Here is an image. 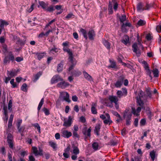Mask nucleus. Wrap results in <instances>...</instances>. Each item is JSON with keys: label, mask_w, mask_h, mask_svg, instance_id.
Instances as JSON below:
<instances>
[{"label": "nucleus", "mask_w": 161, "mask_h": 161, "mask_svg": "<svg viewBox=\"0 0 161 161\" xmlns=\"http://www.w3.org/2000/svg\"><path fill=\"white\" fill-rule=\"evenodd\" d=\"M115 0H112V1L113 2H114V9L115 11H116L118 8V5L117 3L114 2Z\"/></svg>", "instance_id": "8fccbe9b"}, {"label": "nucleus", "mask_w": 161, "mask_h": 161, "mask_svg": "<svg viewBox=\"0 0 161 161\" xmlns=\"http://www.w3.org/2000/svg\"><path fill=\"white\" fill-rule=\"evenodd\" d=\"M92 147L95 150H97L98 147V144L97 142H94L92 144Z\"/></svg>", "instance_id": "a19ab883"}, {"label": "nucleus", "mask_w": 161, "mask_h": 161, "mask_svg": "<svg viewBox=\"0 0 161 161\" xmlns=\"http://www.w3.org/2000/svg\"><path fill=\"white\" fill-rule=\"evenodd\" d=\"M146 74L148 75L149 76H150V77L151 78V79H152V76L151 75V72L150 71V70L149 69H147V70H146Z\"/></svg>", "instance_id": "e2e57ef3"}, {"label": "nucleus", "mask_w": 161, "mask_h": 161, "mask_svg": "<svg viewBox=\"0 0 161 161\" xmlns=\"http://www.w3.org/2000/svg\"><path fill=\"white\" fill-rule=\"evenodd\" d=\"M145 92L147 94H146L142 91L140 90L138 95L136 97L137 103L144 109L145 108L143 107L144 104L148 101L149 98L150 99L152 97V93L149 87L146 88Z\"/></svg>", "instance_id": "f257e3e1"}, {"label": "nucleus", "mask_w": 161, "mask_h": 161, "mask_svg": "<svg viewBox=\"0 0 161 161\" xmlns=\"http://www.w3.org/2000/svg\"><path fill=\"white\" fill-rule=\"evenodd\" d=\"M42 110L44 112L45 114L46 115H48L50 114V113L49 110L46 108H43L42 109Z\"/></svg>", "instance_id": "09e8293b"}, {"label": "nucleus", "mask_w": 161, "mask_h": 161, "mask_svg": "<svg viewBox=\"0 0 161 161\" xmlns=\"http://www.w3.org/2000/svg\"><path fill=\"white\" fill-rule=\"evenodd\" d=\"M7 141L9 147L12 149L13 147V141L9 140V141Z\"/></svg>", "instance_id": "37998d69"}, {"label": "nucleus", "mask_w": 161, "mask_h": 161, "mask_svg": "<svg viewBox=\"0 0 161 161\" xmlns=\"http://www.w3.org/2000/svg\"><path fill=\"white\" fill-rule=\"evenodd\" d=\"M72 123V118L71 116L68 117V119H64L63 125L64 126L68 127L71 126Z\"/></svg>", "instance_id": "20e7f679"}, {"label": "nucleus", "mask_w": 161, "mask_h": 161, "mask_svg": "<svg viewBox=\"0 0 161 161\" xmlns=\"http://www.w3.org/2000/svg\"><path fill=\"white\" fill-rule=\"evenodd\" d=\"M14 79H12L10 81V83L12 85L13 87L14 88L16 86V84L15 83H14Z\"/></svg>", "instance_id": "6e6d98bb"}, {"label": "nucleus", "mask_w": 161, "mask_h": 161, "mask_svg": "<svg viewBox=\"0 0 161 161\" xmlns=\"http://www.w3.org/2000/svg\"><path fill=\"white\" fill-rule=\"evenodd\" d=\"M101 125L99 124H97L95 127L94 129V132L97 135H99V132L100 131Z\"/></svg>", "instance_id": "6ab92c4d"}, {"label": "nucleus", "mask_w": 161, "mask_h": 161, "mask_svg": "<svg viewBox=\"0 0 161 161\" xmlns=\"http://www.w3.org/2000/svg\"><path fill=\"white\" fill-rule=\"evenodd\" d=\"M63 79L58 75H56L54 76L51 80V83L52 84H54L59 81H62Z\"/></svg>", "instance_id": "39448f33"}, {"label": "nucleus", "mask_w": 161, "mask_h": 161, "mask_svg": "<svg viewBox=\"0 0 161 161\" xmlns=\"http://www.w3.org/2000/svg\"><path fill=\"white\" fill-rule=\"evenodd\" d=\"M112 7L113 6L112 4L110 2H109L108 8V11L109 14H113V11Z\"/></svg>", "instance_id": "2f4dec72"}, {"label": "nucleus", "mask_w": 161, "mask_h": 161, "mask_svg": "<svg viewBox=\"0 0 161 161\" xmlns=\"http://www.w3.org/2000/svg\"><path fill=\"white\" fill-rule=\"evenodd\" d=\"M103 44L104 45L107 47L108 49L110 48V43L107 41L105 40H104L103 41Z\"/></svg>", "instance_id": "c756f323"}, {"label": "nucleus", "mask_w": 161, "mask_h": 161, "mask_svg": "<svg viewBox=\"0 0 161 161\" xmlns=\"http://www.w3.org/2000/svg\"><path fill=\"white\" fill-rule=\"evenodd\" d=\"M120 21L123 23L126 20V16L125 15H122L119 18Z\"/></svg>", "instance_id": "c03bdc74"}, {"label": "nucleus", "mask_w": 161, "mask_h": 161, "mask_svg": "<svg viewBox=\"0 0 161 161\" xmlns=\"http://www.w3.org/2000/svg\"><path fill=\"white\" fill-rule=\"evenodd\" d=\"M80 31L83 34L84 37L86 39H87V36L86 34V31L85 29L81 28L80 29Z\"/></svg>", "instance_id": "473e14b6"}, {"label": "nucleus", "mask_w": 161, "mask_h": 161, "mask_svg": "<svg viewBox=\"0 0 161 161\" xmlns=\"http://www.w3.org/2000/svg\"><path fill=\"white\" fill-rule=\"evenodd\" d=\"M63 65L62 63H61L58 64L57 70L58 72H61L63 69Z\"/></svg>", "instance_id": "7c9ffc66"}, {"label": "nucleus", "mask_w": 161, "mask_h": 161, "mask_svg": "<svg viewBox=\"0 0 161 161\" xmlns=\"http://www.w3.org/2000/svg\"><path fill=\"white\" fill-rule=\"evenodd\" d=\"M117 95L118 96V98H120L122 96H124L121 91H118L117 92Z\"/></svg>", "instance_id": "a18cd8bd"}, {"label": "nucleus", "mask_w": 161, "mask_h": 161, "mask_svg": "<svg viewBox=\"0 0 161 161\" xmlns=\"http://www.w3.org/2000/svg\"><path fill=\"white\" fill-rule=\"evenodd\" d=\"M29 161H35V159L34 157L32 155L29 156Z\"/></svg>", "instance_id": "774afa93"}, {"label": "nucleus", "mask_w": 161, "mask_h": 161, "mask_svg": "<svg viewBox=\"0 0 161 161\" xmlns=\"http://www.w3.org/2000/svg\"><path fill=\"white\" fill-rule=\"evenodd\" d=\"M62 136L64 138H69L72 135V133L67 130H64L62 132Z\"/></svg>", "instance_id": "1a4fd4ad"}, {"label": "nucleus", "mask_w": 161, "mask_h": 161, "mask_svg": "<svg viewBox=\"0 0 161 161\" xmlns=\"http://www.w3.org/2000/svg\"><path fill=\"white\" fill-rule=\"evenodd\" d=\"M88 36L90 40H94V37L95 36V34L94 31L93 30H89L88 33Z\"/></svg>", "instance_id": "4468645a"}, {"label": "nucleus", "mask_w": 161, "mask_h": 161, "mask_svg": "<svg viewBox=\"0 0 161 161\" xmlns=\"http://www.w3.org/2000/svg\"><path fill=\"white\" fill-rule=\"evenodd\" d=\"M72 149L70 150V152L73 153L74 154H78L80 153V151L78 147L75 145L72 146Z\"/></svg>", "instance_id": "ddd939ff"}, {"label": "nucleus", "mask_w": 161, "mask_h": 161, "mask_svg": "<svg viewBox=\"0 0 161 161\" xmlns=\"http://www.w3.org/2000/svg\"><path fill=\"white\" fill-rule=\"evenodd\" d=\"M12 102L11 100H10L9 101L8 104V108L9 110H10V112H11L12 110Z\"/></svg>", "instance_id": "58836bf2"}, {"label": "nucleus", "mask_w": 161, "mask_h": 161, "mask_svg": "<svg viewBox=\"0 0 161 161\" xmlns=\"http://www.w3.org/2000/svg\"><path fill=\"white\" fill-rule=\"evenodd\" d=\"M153 5L152 4H149L147 3L145 6L146 8H145V10H149L151 7H152Z\"/></svg>", "instance_id": "3c124183"}, {"label": "nucleus", "mask_w": 161, "mask_h": 161, "mask_svg": "<svg viewBox=\"0 0 161 161\" xmlns=\"http://www.w3.org/2000/svg\"><path fill=\"white\" fill-rule=\"evenodd\" d=\"M112 113L114 115L118 117L119 118H120V116L117 112L114 111H113Z\"/></svg>", "instance_id": "69168bd1"}, {"label": "nucleus", "mask_w": 161, "mask_h": 161, "mask_svg": "<svg viewBox=\"0 0 161 161\" xmlns=\"http://www.w3.org/2000/svg\"><path fill=\"white\" fill-rule=\"evenodd\" d=\"M81 74V72L78 70H75L71 72V74L75 76H78Z\"/></svg>", "instance_id": "393cba45"}, {"label": "nucleus", "mask_w": 161, "mask_h": 161, "mask_svg": "<svg viewBox=\"0 0 161 161\" xmlns=\"http://www.w3.org/2000/svg\"><path fill=\"white\" fill-rule=\"evenodd\" d=\"M13 140V137L12 135L10 133L8 134L7 136V141L9 140Z\"/></svg>", "instance_id": "864d4df0"}, {"label": "nucleus", "mask_w": 161, "mask_h": 161, "mask_svg": "<svg viewBox=\"0 0 161 161\" xmlns=\"http://www.w3.org/2000/svg\"><path fill=\"white\" fill-rule=\"evenodd\" d=\"M3 109L4 110V114L5 115V119H4V120L6 121V122H7L8 118V113L7 111V107L5 106H4Z\"/></svg>", "instance_id": "aec40b11"}, {"label": "nucleus", "mask_w": 161, "mask_h": 161, "mask_svg": "<svg viewBox=\"0 0 161 161\" xmlns=\"http://www.w3.org/2000/svg\"><path fill=\"white\" fill-rule=\"evenodd\" d=\"M137 8V10L139 11H142L145 10V8H144L142 4L141 3H138Z\"/></svg>", "instance_id": "5701e85b"}, {"label": "nucleus", "mask_w": 161, "mask_h": 161, "mask_svg": "<svg viewBox=\"0 0 161 161\" xmlns=\"http://www.w3.org/2000/svg\"><path fill=\"white\" fill-rule=\"evenodd\" d=\"M126 26H128L130 27L131 26V24L130 23H126L125 24L123 23L121 25V29L123 30L124 28Z\"/></svg>", "instance_id": "e433bc0d"}, {"label": "nucleus", "mask_w": 161, "mask_h": 161, "mask_svg": "<svg viewBox=\"0 0 161 161\" xmlns=\"http://www.w3.org/2000/svg\"><path fill=\"white\" fill-rule=\"evenodd\" d=\"M49 145L53 149H55L57 148V145L55 142L52 141L49 142Z\"/></svg>", "instance_id": "c85d7f7f"}, {"label": "nucleus", "mask_w": 161, "mask_h": 161, "mask_svg": "<svg viewBox=\"0 0 161 161\" xmlns=\"http://www.w3.org/2000/svg\"><path fill=\"white\" fill-rule=\"evenodd\" d=\"M44 102V98H42V99L41 100L40 102L39 103V104L38 105L37 109L38 110V111H39L42 107L43 103Z\"/></svg>", "instance_id": "c9c22d12"}, {"label": "nucleus", "mask_w": 161, "mask_h": 161, "mask_svg": "<svg viewBox=\"0 0 161 161\" xmlns=\"http://www.w3.org/2000/svg\"><path fill=\"white\" fill-rule=\"evenodd\" d=\"M46 10L49 12H52L54 10V9L53 7H50L48 8H46Z\"/></svg>", "instance_id": "680f3d73"}, {"label": "nucleus", "mask_w": 161, "mask_h": 161, "mask_svg": "<svg viewBox=\"0 0 161 161\" xmlns=\"http://www.w3.org/2000/svg\"><path fill=\"white\" fill-rule=\"evenodd\" d=\"M124 77L123 76H120L117 82L114 84L115 87L117 88H120L122 85Z\"/></svg>", "instance_id": "0eeeda50"}, {"label": "nucleus", "mask_w": 161, "mask_h": 161, "mask_svg": "<svg viewBox=\"0 0 161 161\" xmlns=\"http://www.w3.org/2000/svg\"><path fill=\"white\" fill-rule=\"evenodd\" d=\"M23 58L22 57H17L16 58L15 60L17 62H20L23 61Z\"/></svg>", "instance_id": "338daca9"}, {"label": "nucleus", "mask_w": 161, "mask_h": 161, "mask_svg": "<svg viewBox=\"0 0 161 161\" xmlns=\"http://www.w3.org/2000/svg\"><path fill=\"white\" fill-rule=\"evenodd\" d=\"M63 50L64 51L67 52L68 53L71 52L70 49L66 47H64Z\"/></svg>", "instance_id": "0e129e2a"}, {"label": "nucleus", "mask_w": 161, "mask_h": 161, "mask_svg": "<svg viewBox=\"0 0 161 161\" xmlns=\"http://www.w3.org/2000/svg\"><path fill=\"white\" fill-rule=\"evenodd\" d=\"M150 155L153 161L155 157V152L154 150L151 151L150 153Z\"/></svg>", "instance_id": "72a5a7b5"}, {"label": "nucleus", "mask_w": 161, "mask_h": 161, "mask_svg": "<svg viewBox=\"0 0 161 161\" xmlns=\"http://www.w3.org/2000/svg\"><path fill=\"white\" fill-rule=\"evenodd\" d=\"M39 3L40 5L41 6L42 8L43 9H46V4L43 1H39Z\"/></svg>", "instance_id": "ea45409f"}, {"label": "nucleus", "mask_w": 161, "mask_h": 161, "mask_svg": "<svg viewBox=\"0 0 161 161\" xmlns=\"http://www.w3.org/2000/svg\"><path fill=\"white\" fill-rule=\"evenodd\" d=\"M10 60L8 58V57L6 56L5 57L4 60V64H6L7 63H9Z\"/></svg>", "instance_id": "bf43d9fd"}, {"label": "nucleus", "mask_w": 161, "mask_h": 161, "mask_svg": "<svg viewBox=\"0 0 161 161\" xmlns=\"http://www.w3.org/2000/svg\"><path fill=\"white\" fill-rule=\"evenodd\" d=\"M91 131V127H90V128L87 130V128L85 127L82 130V132L83 134L85 135H87L88 136H90Z\"/></svg>", "instance_id": "2eb2a0df"}, {"label": "nucleus", "mask_w": 161, "mask_h": 161, "mask_svg": "<svg viewBox=\"0 0 161 161\" xmlns=\"http://www.w3.org/2000/svg\"><path fill=\"white\" fill-rule=\"evenodd\" d=\"M108 99L111 103H116L118 102L119 100L118 97L113 96H109L108 97Z\"/></svg>", "instance_id": "f8f14e48"}, {"label": "nucleus", "mask_w": 161, "mask_h": 161, "mask_svg": "<svg viewBox=\"0 0 161 161\" xmlns=\"http://www.w3.org/2000/svg\"><path fill=\"white\" fill-rule=\"evenodd\" d=\"M35 53L38 59L39 60L42 58L46 54V53Z\"/></svg>", "instance_id": "412c9836"}, {"label": "nucleus", "mask_w": 161, "mask_h": 161, "mask_svg": "<svg viewBox=\"0 0 161 161\" xmlns=\"http://www.w3.org/2000/svg\"><path fill=\"white\" fill-rule=\"evenodd\" d=\"M146 23V22L145 21L142 19H140L137 22V25L140 26H143L145 25Z\"/></svg>", "instance_id": "f704fd0d"}, {"label": "nucleus", "mask_w": 161, "mask_h": 161, "mask_svg": "<svg viewBox=\"0 0 161 161\" xmlns=\"http://www.w3.org/2000/svg\"><path fill=\"white\" fill-rule=\"evenodd\" d=\"M123 43L125 45L129 43V37L127 36H125L124 39L122 41Z\"/></svg>", "instance_id": "4be33fe9"}, {"label": "nucleus", "mask_w": 161, "mask_h": 161, "mask_svg": "<svg viewBox=\"0 0 161 161\" xmlns=\"http://www.w3.org/2000/svg\"><path fill=\"white\" fill-rule=\"evenodd\" d=\"M132 116L131 112L129 109H126L125 111L123 117L124 118H131Z\"/></svg>", "instance_id": "9d476101"}, {"label": "nucleus", "mask_w": 161, "mask_h": 161, "mask_svg": "<svg viewBox=\"0 0 161 161\" xmlns=\"http://www.w3.org/2000/svg\"><path fill=\"white\" fill-rule=\"evenodd\" d=\"M7 56L8 57V58L10 60L13 61L14 60V57L12 53H10L8 56Z\"/></svg>", "instance_id": "13d9d810"}, {"label": "nucleus", "mask_w": 161, "mask_h": 161, "mask_svg": "<svg viewBox=\"0 0 161 161\" xmlns=\"http://www.w3.org/2000/svg\"><path fill=\"white\" fill-rule=\"evenodd\" d=\"M141 108L140 107H138L136 110L135 108H132V112L133 114L136 115H139V113L141 111Z\"/></svg>", "instance_id": "dca6fc26"}, {"label": "nucleus", "mask_w": 161, "mask_h": 161, "mask_svg": "<svg viewBox=\"0 0 161 161\" xmlns=\"http://www.w3.org/2000/svg\"><path fill=\"white\" fill-rule=\"evenodd\" d=\"M111 64L109 66V67L112 68H116V66L115 63L114 62H111Z\"/></svg>", "instance_id": "de8ad7c7"}, {"label": "nucleus", "mask_w": 161, "mask_h": 161, "mask_svg": "<svg viewBox=\"0 0 161 161\" xmlns=\"http://www.w3.org/2000/svg\"><path fill=\"white\" fill-rule=\"evenodd\" d=\"M83 74L85 78L87 80H91L92 79V77L86 71H83Z\"/></svg>", "instance_id": "bb28decb"}, {"label": "nucleus", "mask_w": 161, "mask_h": 161, "mask_svg": "<svg viewBox=\"0 0 161 161\" xmlns=\"http://www.w3.org/2000/svg\"><path fill=\"white\" fill-rule=\"evenodd\" d=\"M32 148L33 152L35 156H37L38 155L40 156L43 155V150L40 147H39L38 150L36 147H33Z\"/></svg>", "instance_id": "7ed1b4c3"}, {"label": "nucleus", "mask_w": 161, "mask_h": 161, "mask_svg": "<svg viewBox=\"0 0 161 161\" xmlns=\"http://www.w3.org/2000/svg\"><path fill=\"white\" fill-rule=\"evenodd\" d=\"M122 93L125 96H126L127 94V91L126 89L125 88H122Z\"/></svg>", "instance_id": "052dcab7"}, {"label": "nucleus", "mask_w": 161, "mask_h": 161, "mask_svg": "<svg viewBox=\"0 0 161 161\" xmlns=\"http://www.w3.org/2000/svg\"><path fill=\"white\" fill-rule=\"evenodd\" d=\"M35 127L37 128L39 133H41V128L38 124L36 123L32 125Z\"/></svg>", "instance_id": "4c0bfd02"}, {"label": "nucleus", "mask_w": 161, "mask_h": 161, "mask_svg": "<svg viewBox=\"0 0 161 161\" xmlns=\"http://www.w3.org/2000/svg\"><path fill=\"white\" fill-rule=\"evenodd\" d=\"M132 47L133 51L136 54V55L138 57L139 56L141 55V53L140 50L138 48L137 43H134L132 46Z\"/></svg>", "instance_id": "423d86ee"}, {"label": "nucleus", "mask_w": 161, "mask_h": 161, "mask_svg": "<svg viewBox=\"0 0 161 161\" xmlns=\"http://www.w3.org/2000/svg\"><path fill=\"white\" fill-rule=\"evenodd\" d=\"M58 83L57 85V87L62 89H64L69 85V84L64 80Z\"/></svg>", "instance_id": "6e6552de"}, {"label": "nucleus", "mask_w": 161, "mask_h": 161, "mask_svg": "<svg viewBox=\"0 0 161 161\" xmlns=\"http://www.w3.org/2000/svg\"><path fill=\"white\" fill-rule=\"evenodd\" d=\"M27 85L25 83H24L21 87V90L24 92H26Z\"/></svg>", "instance_id": "49530a36"}, {"label": "nucleus", "mask_w": 161, "mask_h": 161, "mask_svg": "<svg viewBox=\"0 0 161 161\" xmlns=\"http://www.w3.org/2000/svg\"><path fill=\"white\" fill-rule=\"evenodd\" d=\"M97 104L96 103H93L92 105L91 111L92 113L94 114H96L97 113L96 107H97Z\"/></svg>", "instance_id": "f3484780"}, {"label": "nucleus", "mask_w": 161, "mask_h": 161, "mask_svg": "<svg viewBox=\"0 0 161 161\" xmlns=\"http://www.w3.org/2000/svg\"><path fill=\"white\" fill-rule=\"evenodd\" d=\"M153 72L154 77H157L158 76L159 71L157 69H153Z\"/></svg>", "instance_id": "cd10ccee"}, {"label": "nucleus", "mask_w": 161, "mask_h": 161, "mask_svg": "<svg viewBox=\"0 0 161 161\" xmlns=\"http://www.w3.org/2000/svg\"><path fill=\"white\" fill-rule=\"evenodd\" d=\"M9 24L8 23L7 21L3 19L0 20V27L3 29L4 28V26H6Z\"/></svg>", "instance_id": "a211bd4d"}, {"label": "nucleus", "mask_w": 161, "mask_h": 161, "mask_svg": "<svg viewBox=\"0 0 161 161\" xmlns=\"http://www.w3.org/2000/svg\"><path fill=\"white\" fill-rule=\"evenodd\" d=\"M60 97L62 98L64 100L69 103L70 102L71 100L69 98V95L68 92H60Z\"/></svg>", "instance_id": "f03ea898"}, {"label": "nucleus", "mask_w": 161, "mask_h": 161, "mask_svg": "<svg viewBox=\"0 0 161 161\" xmlns=\"http://www.w3.org/2000/svg\"><path fill=\"white\" fill-rule=\"evenodd\" d=\"M42 73L39 72L37 73L34 76L33 80L34 82H35L39 79L40 76L42 75Z\"/></svg>", "instance_id": "b1692460"}, {"label": "nucleus", "mask_w": 161, "mask_h": 161, "mask_svg": "<svg viewBox=\"0 0 161 161\" xmlns=\"http://www.w3.org/2000/svg\"><path fill=\"white\" fill-rule=\"evenodd\" d=\"M16 75L17 72L16 71H11L9 74V75L12 77L16 76Z\"/></svg>", "instance_id": "5fc2aeb1"}, {"label": "nucleus", "mask_w": 161, "mask_h": 161, "mask_svg": "<svg viewBox=\"0 0 161 161\" xmlns=\"http://www.w3.org/2000/svg\"><path fill=\"white\" fill-rule=\"evenodd\" d=\"M74 15L72 13H70L68 14L66 17L65 18L67 19H69L73 16H74Z\"/></svg>", "instance_id": "4d7b16f0"}, {"label": "nucleus", "mask_w": 161, "mask_h": 161, "mask_svg": "<svg viewBox=\"0 0 161 161\" xmlns=\"http://www.w3.org/2000/svg\"><path fill=\"white\" fill-rule=\"evenodd\" d=\"M68 54L69 55V59L71 63H74L75 62L76 63V62L75 61V60H74L73 57V53L72 52H70L69 53H68Z\"/></svg>", "instance_id": "a878e982"}, {"label": "nucleus", "mask_w": 161, "mask_h": 161, "mask_svg": "<svg viewBox=\"0 0 161 161\" xmlns=\"http://www.w3.org/2000/svg\"><path fill=\"white\" fill-rule=\"evenodd\" d=\"M71 150V146L70 145H69L67 146V148L64 150V153L69 154V151H70Z\"/></svg>", "instance_id": "79ce46f5"}, {"label": "nucleus", "mask_w": 161, "mask_h": 161, "mask_svg": "<svg viewBox=\"0 0 161 161\" xmlns=\"http://www.w3.org/2000/svg\"><path fill=\"white\" fill-rule=\"evenodd\" d=\"M72 64L69 67L68 69V71L70 72L74 68L75 65L76 64V63L75 62L74 63H72Z\"/></svg>", "instance_id": "603ef678"}, {"label": "nucleus", "mask_w": 161, "mask_h": 161, "mask_svg": "<svg viewBox=\"0 0 161 161\" xmlns=\"http://www.w3.org/2000/svg\"><path fill=\"white\" fill-rule=\"evenodd\" d=\"M105 115L107 118V119H105L103 121V123L105 124H109L110 125L112 123V121L111 120L110 116L109 114L108 113H106Z\"/></svg>", "instance_id": "9b49d317"}]
</instances>
